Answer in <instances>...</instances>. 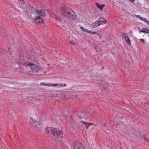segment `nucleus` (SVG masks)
I'll list each match as a JSON object with an SVG mask.
<instances>
[{"instance_id": "nucleus-1", "label": "nucleus", "mask_w": 149, "mask_h": 149, "mask_svg": "<svg viewBox=\"0 0 149 149\" xmlns=\"http://www.w3.org/2000/svg\"><path fill=\"white\" fill-rule=\"evenodd\" d=\"M36 12L37 13L38 16H36L35 21L37 23L40 24L44 23V21L41 17H44L45 15V11L42 9H38Z\"/></svg>"}, {"instance_id": "nucleus-2", "label": "nucleus", "mask_w": 149, "mask_h": 149, "mask_svg": "<svg viewBox=\"0 0 149 149\" xmlns=\"http://www.w3.org/2000/svg\"><path fill=\"white\" fill-rule=\"evenodd\" d=\"M47 131L49 133L55 136L58 138H60L63 136V132L61 130L51 127L48 128Z\"/></svg>"}, {"instance_id": "nucleus-3", "label": "nucleus", "mask_w": 149, "mask_h": 149, "mask_svg": "<svg viewBox=\"0 0 149 149\" xmlns=\"http://www.w3.org/2000/svg\"><path fill=\"white\" fill-rule=\"evenodd\" d=\"M26 65L31 66L32 74H36L40 70V68L39 66L35 65L33 62H29L26 63Z\"/></svg>"}, {"instance_id": "nucleus-4", "label": "nucleus", "mask_w": 149, "mask_h": 149, "mask_svg": "<svg viewBox=\"0 0 149 149\" xmlns=\"http://www.w3.org/2000/svg\"><path fill=\"white\" fill-rule=\"evenodd\" d=\"M64 16L69 19L72 20L76 19L77 18L76 15L72 10V11H70L65 15Z\"/></svg>"}, {"instance_id": "nucleus-5", "label": "nucleus", "mask_w": 149, "mask_h": 149, "mask_svg": "<svg viewBox=\"0 0 149 149\" xmlns=\"http://www.w3.org/2000/svg\"><path fill=\"white\" fill-rule=\"evenodd\" d=\"M73 143L74 149H84L83 144L78 140H75Z\"/></svg>"}, {"instance_id": "nucleus-6", "label": "nucleus", "mask_w": 149, "mask_h": 149, "mask_svg": "<svg viewBox=\"0 0 149 149\" xmlns=\"http://www.w3.org/2000/svg\"><path fill=\"white\" fill-rule=\"evenodd\" d=\"M60 11L64 16L69 11H72V9L66 6L60 8Z\"/></svg>"}, {"instance_id": "nucleus-7", "label": "nucleus", "mask_w": 149, "mask_h": 149, "mask_svg": "<svg viewBox=\"0 0 149 149\" xmlns=\"http://www.w3.org/2000/svg\"><path fill=\"white\" fill-rule=\"evenodd\" d=\"M32 125L37 130H40L42 128L41 124L38 121L35 123H32Z\"/></svg>"}, {"instance_id": "nucleus-8", "label": "nucleus", "mask_w": 149, "mask_h": 149, "mask_svg": "<svg viewBox=\"0 0 149 149\" xmlns=\"http://www.w3.org/2000/svg\"><path fill=\"white\" fill-rule=\"evenodd\" d=\"M97 20L100 25L105 24L107 23L106 19L103 18H100Z\"/></svg>"}, {"instance_id": "nucleus-9", "label": "nucleus", "mask_w": 149, "mask_h": 149, "mask_svg": "<svg viewBox=\"0 0 149 149\" xmlns=\"http://www.w3.org/2000/svg\"><path fill=\"white\" fill-rule=\"evenodd\" d=\"M95 4L97 7L99 8L102 11L103 8L105 6V5L103 4L101 5L97 2H96L95 3Z\"/></svg>"}, {"instance_id": "nucleus-10", "label": "nucleus", "mask_w": 149, "mask_h": 149, "mask_svg": "<svg viewBox=\"0 0 149 149\" xmlns=\"http://www.w3.org/2000/svg\"><path fill=\"white\" fill-rule=\"evenodd\" d=\"M100 23L99 22L98 20L92 24V26L93 28L97 27V26L100 25Z\"/></svg>"}, {"instance_id": "nucleus-11", "label": "nucleus", "mask_w": 149, "mask_h": 149, "mask_svg": "<svg viewBox=\"0 0 149 149\" xmlns=\"http://www.w3.org/2000/svg\"><path fill=\"white\" fill-rule=\"evenodd\" d=\"M83 31H84L85 32H86L88 33H92L93 34H96V32H93L92 31H91L89 30H88L84 28V29L83 30Z\"/></svg>"}, {"instance_id": "nucleus-12", "label": "nucleus", "mask_w": 149, "mask_h": 149, "mask_svg": "<svg viewBox=\"0 0 149 149\" xmlns=\"http://www.w3.org/2000/svg\"><path fill=\"white\" fill-rule=\"evenodd\" d=\"M126 43L130 45H131V42L128 37H127L125 39Z\"/></svg>"}, {"instance_id": "nucleus-13", "label": "nucleus", "mask_w": 149, "mask_h": 149, "mask_svg": "<svg viewBox=\"0 0 149 149\" xmlns=\"http://www.w3.org/2000/svg\"><path fill=\"white\" fill-rule=\"evenodd\" d=\"M53 86H58V87H59V86L61 87H65L66 86H67L66 84H65L64 85H63L62 84H60L59 85H58V84H54L53 85Z\"/></svg>"}, {"instance_id": "nucleus-14", "label": "nucleus", "mask_w": 149, "mask_h": 149, "mask_svg": "<svg viewBox=\"0 0 149 149\" xmlns=\"http://www.w3.org/2000/svg\"><path fill=\"white\" fill-rule=\"evenodd\" d=\"M54 18L56 19H57L58 21H59L61 22H62V19L60 17L57 16L56 15H54Z\"/></svg>"}, {"instance_id": "nucleus-15", "label": "nucleus", "mask_w": 149, "mask_h": 149, "mask_svg": "<svg viewBox=\"0 0 149 149\" xmlns=\"http://www.w3.org/2000/svg\"><path fill=\"white\" fill-rule=\"evenodd\" d=\"M93 125V124L91 123H87L86 125H85V127L86 129H88V127L91 125Z\"/></svg>"}, {"instance_id": "nucleus-16", "label": "nucleus", "mask_w": 149, "mask_h": 149, "mask_svg": "<svg viewBox=\"0 0 149 149\" xmlns=\"http://www.w3.org/2000/svg\"><path fill=\"white\" fill-rule=\"evenodd\" d=\"M144 33H148L149 29L147 28H143V29Z\"/></svg>"}, {"instance_id": "nucleus-17", "label": "nucleus", "mask_w": 149, "mask_h": 149, "mask_svg": "<svg viewBox=\"0 0 149 149\" xmlns=\"http://www.w3.org/2000/svg\"><path fill=\"white\" fill-rule=\"evenodd\" d=\"M122 36L124 39L126 38L128 36L127 34L126 33H122Z\"/></svg>"}, {"instance_id": "nucleus-18", "label": "nucleus", "mask_w": 149, "mask_h": 149, "mask_svg": "<svg viewBox=\"0 0 149 149\" xmlns=\"http://www.w3.org/2000/svg\"><path fill=\"white\" fill-rule=\"evenodd\" d=\"M30 118L31 119V122H32V123H35L37 121H36V120L34 119L33 118H32L31 117H30Z\"/></svg>"}, {"instance_id": "nucleus-19", "label": "nucleus", "mask_w": 149, "mask_h": 149, "mask_svg": "<svg viewBox=\"0 0 149 149\" xmlns=\"http://www.w3.org/2000/svg\"><path fill=\"white\" fill-rule=\"evenodd\" d=\"M141 138L142 139H144V140H146L147 139L146 136L144 134L142 135V137H141Z\"/></svg>"}, {"instance_id": "nucleus-20", "label": "nucleus", "mask_w": 149, "mask_h": 149, "mask_svg": "<svg viewBox=\"0 0 149 149\" xmlns=\"http://www.w3.org/2000/svg\"><path fill=\"white\" fill-rule=\"evenodd\" d=\"M78 116L79 118L80 119H82L83 118V116L79 114H78Z\"/></svg>"}, {"instance_id": "nucleus-21", "label": "nucleus", "mask_w": 149, "mask_h": 149, "mask_svg": "<svg viewBox=\"0 0 149 149\" xmlns=\"http://www.w3.org/2000/svg\"><path fill=\"white\" fill-rule=\"evenodd\" d=\"M81 123H82L83 124H84L85 125H86L87 124V123L86 122H85L83 121H81Z\"/></svg>"}, {"instance_id": "nucleus-22", "label": "nucleus", "mask_w": 149, "mask_h": 149, "mask_svg": "<svg viewBox=\"0 0 149 149\" xmlns=\"http://www.w3.org/2000/svg\"><path fill=\"white\" fill-rule=\"evenodd\" d=\"M51 13L52 14V16L53 17H54V15H55L54 14V13H53L52 12H51Z\"/></svg>"}, {"instance_id": "nucleus-23", "label": "nucleus", "mask_w": 149, "mask_h": 149, "mask_svg": "<svg viewBox=\"0 0 149 149\" xmlns=\"http://www.w3.org/2000/svg\"><path fill=\"white\" fill-rule=\"evenodd\" d=\"M52 85H50V84H45V86H52Z\"/></svg>"}, {"instance_id": "nucleus-24", "label": "nucleus", "mask_w": 149, "mask_h": 149, "mask_svg": "<svg viewBox=\"0 0 149 149\" xmlns=\"http://www.w3.org/2000/svg\"><path fill=\"white\" fill-rule=\"evenodd\" d=\"M70 43L71 44H72V45H75V43H73V42H71V41H70Z\"/></svg>"}, {"instance_id": "nucleus-25", "label": "nucleus", "mask_w": 149, "mask_h": 149, "mask_svg": "<svg viewBox=\"0 0 149 149\" xmlns=\"http://www.w3.org/2000/svg\"><path fill=\"white\" fill-rule=\"evenodd\" d=\"M35 11L34 10H33L32 9V11H31V12H32V13H34V12H35Z\"/></svg>"}, {"instance_id": "nucleus-26", "label": "nucleus", "mask_w": 149, "mask_h": 149, "mask_svg": "<svg viewBox=\"0 0 149 149\" xmlns=\"http://www.w3.org/2000/svg\"><path fill=\"white\" fill-rule=\"evenodd\" d=\"M80 29L82 30L83 31V30L84 29V28H83V27H82V26H81L80 27Z\"/></svg>"}, {"instance_id": "nucleus-27", "label": "nucleus", "mask_w": 149, "mask_h": 149, "mask_svg": "<svg viewBox=\"0 0 149 149\" xmlns=\"http://www.w3.org/2000/svg\"><path fill=\"white\" fill-rule=\"evenodd\" d=\"M143 29L142 30H141L140 31H139V33H140L141 32H143Z\"/></svg>"}, {"instance_id": "nucleus-28", "label": "nucleus", "mask_w": 149, "mask_h": 149, "mask_svg": "<svg viewBox=\"0 0 149 149\" xmlns=\"http://www.w3.org/2000/svg\"><path fill=\"white\" fill-rule=\"evenodd\" d=\"M43 85L45 86V84L44 83H42L41 84H40V85Z\"/></svg>"}, {"instance_id": "nucleus-29", "label": "nucleus", "mask_w": 149, "mask_h": 149, "mask_svg": "<svg viewBox=\"0 0 149 149\" xmlns=\"http://www.w3.org/2000/svg\"><path fill=\"white\" fill-rule=\"evenodd\" d=\"M135 0H129V1L130 2H133Z\"/></svg>"}, {"instance_id": "nucleus-30", "label": "nucleus", "mask_w": 149, "mask_h": 149, "mask_svg": "<svg viewBox=\"0 0 149 149\" xmlns=\"http://www.w3.org/2000/svg\"><path fill=\"white\" fill-rule=\"evenodd\" d=\"M146 23L148 24V25H149V21H146Z\"/></svg>"}, {"instance_id": "nucleus-31", "label": "nucleus", "mask_w": 149, "mask_h": 149, "mask_svg": "<svg viewBox=\"0 0 149 149\" xmlns=\"http://www.w3.org/2000/svg\"><path fill=\"white\" fill-rule=\"evenodd\" d=\"M21 1H22V2L24 3V0H21Z\"/></svg>"}, {"instance_id": "nucleus-32", "label": "nucleus", "mask_w": 149, "mask_h": 149, "mask_svg": "<svg viewBox=\"0 0 149 149\" xmlns=\"http://www.w3.org/2000/svg\"><path fill=\"white\" fill-rule=\"evenodd\" d=\"M144 19H143V21H145V22H146V21H147V20H146V18H144Z\"/></svg>"}, {"instance_id": "nucleus-33", "label": "nucleus", "mask_w": 149, "mask_h": 149, "mask_svg": "<svg viewBox=\"0 0 149 149\" xmlns=\"http://www.w3.org/2000/svg\"><path fill=\"white\" fill-rule=\"evenodd\" d=\"M15 64H18V62H17V61L15 62Z\"/></svg>"}, {"instance_id": "nucleus-34", "label": "nucleus", "mask_w": 149, "mask_h": 149, "mask_svg": "<svg viewBox=\"0 0 149 149\" xmlns=\"http://www.w3.org/2000/svg\"><path fill=\"white\" fill-rule=\"evenodd\" d=\"M140 19L141 20H143V19L142 18V17H140Z\"/></svg>"}, {"instance_id": "nucleus-35", "label": "nucleus", "mask_w": 149, "mask_h": 149, "mask_svg": "<svg viewBox=\"0 0 149 149\" xmlns=\"http://www.w3.org/2000/svg\"><path fill=\"white\" fill-rule=\"evenodd\" d=\"M31 9H32V8H33V9H34V8L32 7H31Z\"/></svg>"}, {"instance_id": "nucleus-36", "label": "nucleus", "mask_w": 149, "mask_h": 149, "mask_svg": "<svg viewBox=\"0 0 149 149\" xmlns=\"http://www.w3.org/2000/svg\"><path fill=\"white\" fill-rule=\"evenodd\" d=\"M104 67H103H103H102V69H104Z\"/></svg>"}, {"instance_id": "nucleus-37", "label": "nucleus", "mask_w": 149, "mask_h": 149, "mask_svg": "<svg viewBox=\"0 0 149 149\" xmlns=\"http://www.w3.org/2000/svg\"><path fill=\"white\" fill-rule=\"evenodd\" d=\"M148 143H149V140H148Z\"/></svg>"}, {"instance_id": "nucleus-38", "label": "nucleus", "mask_w": 149, "mask_h": 149, "mask_svg": "<svg viewBox=\"0 0 149 149\" xmlns=\"http://www.w3.org/2000/svg\"><path fill=\"white\" fill-rule=\"evenodd\" d=\"M140 15L138 16V17H140Z\"/></svg>"}, {"instance_id": "nucleus-39", "label": "nucleus", "mask_w": 149, "mask_h": 149, "mask_svg": "<svg viewBox=\"0 0 149 149\" xmlns=\"http://www.w3.org/2000/svg\"><path fill=\"white\" fill-rule=\"evenodd\" d=\"M148 33H149V31H148Z\"/></svg>"}]
</instances>
